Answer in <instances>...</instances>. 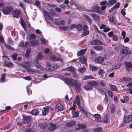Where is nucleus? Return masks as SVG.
<instances>
[{"label": "nucleus", "instance_id": "nucleus-40", "mask_svg": "<svg viewBox=\"0 0 132 132\" xmlns=\"http://www.w3.org/2000/svg\"><path fill=\"white\" fill-rule=\"evenodd\" d=\"M94 49L95 50L100 51L102 50V47L101 46H96L94 47Z\"/></svg>", "mask_w": 132, "mask_h": 132}, {"label": "nucleus", "instance_id": "nucleus-1", "mask_svg": "<svg viewBox=\"0 0 132 132\" xmlns=\"http://www.w3.org/2000/svg\"><path fill=\"white\" fill-rule=\"evenodd\" d=\"M88 85L84 86L83 88L87 91L93 90V87L92 86H96L98 84V82L96 81H93L92 82L89 81L87 82Z\"/></svg>", "mask_w": 132, "mask_h": 132}, {"label": "nucleus", "instance_id": "nucleus-56", "mask_svg": "<svg viewBox=\"0 0 132 132\" xmlns=\"http://www.w3.org/2000/svg\"><path fill=\"white\" fill-rule=\"evenodd\" d=\"M109 21L111 22H113L114 21L113 17V15H111L110 16L109 18Z\"/></svg>", "mask_w": 132, "mask_h": 132}, {"label": "nucleus", "instance_id": "nucleus-33", "mask_svg": "<svg viewBox=\"0 0 132 132\" xmlns=\"http://www.w3.org/2000/svg\"><path fill=\"white\" fill-rule=\"evenodd\" d=\"M72 117L73 118L78 117L79 114V113L78 112H73V111H72Z\"/></svg>", "mask_w": 132, "mask_h": 132}, {"label": "nucleus", "instance_id": "nucleus-22", "mask_svg": "<svg viewBox=\"0 0 132 132\" xmlns=\"http://www.w3.org/2000/svg\"><path fill=\"white\" fill-rule=\"evenodd\" d=\"M20 23L22 27L24 29V31H25L27 29V27L24 21L21 18H20Z\"/></svg>", "mask_w": 132, "mask_h": 132}, {"label": "nucleus", "instance_id": "nucleus-26", "mask_svg": "<svg viewBox=\"0 0 132 132\" xmlns=\"http://www.w3.org/2000/svg\"><path fill=\"white\" fill-rule=\"evenodd\" d=\"M30 65V62H25L23 63L22 66L24 68L27 69Z\"/></svg>", "mask_w": 132, "mask_h": 132}, {"label": "nucleus", "instance_id": "nucleus-48", "mask_svg": "<svg viewBox=\"0 0 132 132\" xmlns=\"http://www.w3.org/2000/svg\"><path fill=\"white\" fill-rule=\"evenodd\" d=\"M59 28L60 30L64 31H67L68 29V27L67 26L60 27Z\"/></svg>", "mask_w": 132, "mask_h": 132}, {"label": "nucleus", "instance_id": "nucleus-29", "mask_svg": "<svg viewBox=\"0 0 132 132\" xmlns=\"http://www.w3.org/2000/svg\"><path fill=\"white\" fill-rule=\"evenodd\" d=\"M39 111L37 110L34 109L32 110L30 112V113L32 114L33 115H37L39 114Z\"/></svg>", "mask_w": 132, "mask_h": 132}, {"label": "nucleus", "instance_id": "nucleus-49", "mask_svg": "<svg viewBox=\"0 0 132 132\" xmlns=\"http://www.w3.org/2000/svg\"><path fill=\"white\" fill-rule=\"evenodd\" d=\"M105 73V72L104 70L101 69H100L98 72V74L99 75H102L104 74Z\"/></svg>", "mask_w": 132, "mask_h": 132}, {"label": "nucleus", "instance_id": "nucleus-39", "mask_svg": "<svg viewBox=\"0 0 132 132\" xmlns=\"http://www.w3.org/2000/svg\"><path fill=\"white\" fill-rule=\"evenodd\" d=\"M36 38L35 35L34 34H31L29 37V40H31L32 39H35Z\"/></svg>", "mask_w": 132, "mask_h": 132}, {"label": "nucleus", "instance_id": "nucleus-54", "mask_svg": "<svg viewBox=\"0 0 132 132\" xmlns=\"http://www.w3.org/2000/svg\"><path fill=\"white\" fill-rule=\"evenodd\" d=\"M76 27V25L75 24H72L69 27V28L70 30L73 29Z\"/></svg>", "mask_w": 132, "mask_h": 132}, {"label": "nucleus", "instance_id": "nucleus-7", "mask_svg": "<svg viewBox=\"0 0 132 132\" xmlns=\"http://www.w3.org/2000/svg\"><path fill=\"white\" fill-rule=\"evenodd\" d=\"M12 13L14 17L18 18L19 17V15L20 14L21 12L20 10H13L12 11Z\"/></svg>", "mask_w": 132, "mask_h": 132}, {"label": "nucleus", "instance_id": "nucleus-47", "mask_svg": "<svg viewBox=\"0 0 132 132\" xmlns=\"http://www.w3.org/2000/svg\"><path fill=\"white\" fill-rule=\"evenodd\" d=\"M41 2L39 1H36L33 4L34 5H36L37 7H39L40 6Z\"/></svg>", "mask_w": 132, "mask_h": 132}, {"label": "nucleus", "instance_id": "nucleus-11", "mask_svg": "<svg viewBox=\"0 0 132 132\" xmlns=\"http://www.w3.org/2000/svg\"><path fill=\"white\" fill-rule=\"evenodd\" d=\"M4 66L8 67H12L13 64L9 61L5 60L4 62Z\"/></svg>", "mask_w": 132, "mask_h": 132}, {"label": "nucleus", "instance_id": "nucleus-2", "mask_svg": "<svg viewBox=\"0 0 132 132\" xmlns=\"http://www.w3.org/2000/svg\"><path fill=\"white\" fill-rule=\"evenodd\" d=\"M129 48L127 47H125L121 49L120 53L122 54V57L123 58L125 57L128 54H130L131 53L130 51H129Z\"/></svg>", "mask_w": 132, "mask_h": 132}, {"label": "nucleus", "instance_id": "nucleus-34", "mask_svg": "<svg viewBox=\"0 0 132 132\" xmlns=\"http://www.w3.org/2000/svg\"><path fill=\"white\" fill-rule=\"evenodd\" d=\"M38 60H40L43 59V57L42 55L41 52H39L37 55Z\"/></svg>", "mask_w": 132, "mask_h": 132}, {"label": "nucleus", "instance_id": "nucleus-59", "mask_svg": "<svg viewBox=\"0 0 132 132\" xmlns=\"http://www.w3.org/2000/svg\"><path fill=\"white\" fill-rule=\"evenodd\" d=\"M111 30L110 28L108 27H105V28L103 30V32H107Z\"/></svg>", "mask_w": 132, "mask_h": 132}, {"label": "nucleus", "instance_id": "nucleus-4", "mask_svg": "<svg viewBox=\"0 0 132 132\" xmlns=\"http://www.w3.org/2000/svg\"><path fill=\"white\" fill-rule=\"evenodd\" d=\"M92 11L96 13L100 14H101L102 11L100 9V7L98 6L97 5L93 6L92 8Z\"/></svg>", "mask_w": 132, "mask_h": 132}, {"label": "nucleus", "instance_id": "nucleus-31", "mask_svg": "<svg viewBox=\"0 0 132 132\" xmlns=\"http://www.w3.org/2000/svg\"><path fill=\"white\" fill-rule=\"evenodd\" d=\"M38 126L39 127L42 129L45 128L47 126V123H40L38 125Z\"/></svg>", "mask_w": 132, "mask_h": 132}, {"label": "nucleus", "instance_id": "nucleus-57", "mask_svg": "<svg viewBox=\"0 0 132 132\" xmlns=\"http://www.w3.org/2000/svg\"><path fill=\"white\" fill-rule=\"evenodd\" d=\"M77 105L78 106V108L80 110H81V111H82L84 112H86V111L84 109V108L80 106V104H79Z\"/></svg>", "mask_w": 132, "mask_h": 132}, {"label": "nucleus", "instance_id": "nucleus-37", "mask_svg": "<svg viewBox=\"0 0 132 132\" xmlns=\"http://www.w3.org/2000/svg\"><path fill=\"white\" fill-rule=\"evenodd\" d=\"M117 2V0H109L107 3V5H113Z\"/></svg>", "mask_w": 132, "mask_h": 132}, {"label": "nucleus", "instance_id": "nucleus-18", "mask_svg": "<svg viewBox=\"0 0 132 132\" xmlns=\"http://www.w3.org/2000/svg\"><path fill=\"white\" fill-rule=\"evenodd\" d=\"M76 99L74 100L73 102V103L75 105L76 104L77 105L80 104V98L79 95H77L75 98Z\"/></svg>", "mask_w": 132, "mask_h": 132}, {"label": "nucleus", "instance_id": "nucleus-63", "mask_svg": "<svg viewBox=\"0 0 132 132\" xmlns=\"http://www.w3.org/2000/svg\"><path fill=\"white\" fill-rule=\"evenodd\" d=\"M108 35L111 38L112 37H113L114 35L112 31H110L108 33Z\"/></svg>", "mask_w": 132, "mask_h": 132}, {"label": "nucleus", "instance_id": "nucleus-25", "mask_svg": "<svg viewBox=\"0 0 132 132\" xmlns=\"http://www.w3.org/2000/svg\"><path fill=\"white\" fill-rule=\"evenodd\" d=\"M57 68V66L56 64H53L52 65L51 68H48L47 70L49 71H52Z\"/></svg>", "mask_w": 132, "mask_h": 132}, {"label": "nucleus", "instance_id": "nucleus-38", "mask_svg": "<svg viewBox=\"0 0 132 132\" xmlns=\"http://www.w3.org/2000/svg\"><path fill=\"white\" fill-rule=\"evenodd\" d=\"M76 28L78 31H80L82 29V26L81 24H78L76 26Z\"/></svg>", "mask_w": 132, "mask_h": 132}, {"label": "nucleus", "instance_id": "nucleus-45", "mask_svg": "<svg viewBox=\"0 0 132 132\" xmlns=\"http://www.w3.org/2000/svg\"><path fill=\"white\" fill-rule=\"evenodd\" d=\"M6 76L5 74H2L1 76V79L0 81L2 82H4L5 81V77Z\"/></svg>", "mask_w": 132, "mask_h": 132}, {"label": "nucleus", "instance_id": "nucleus-24", "mask_svg": "<svg viewBox=\"0 0 132 132\" xmlns=\"http://www.w3.org/2000/svg\"><path fill=\"white\" fill-rule=\"evenodd\" d=\"M109 87L113 91L115 92H118V89L117 88L116 86L111 84H110Z\"/></svg>", "mask_w": 132, "mask_h": 132}, {"label": "nucleus", "instance_id": "nucleus-19", "mask_svg": "<svg viewBox=\"0 0 132 132\" xmlns=\"http://www.w3.org/2000/svg\"><path fill=\"white\" fill-rule=\"evenodd\" d=\"M79 128H76L75 129L79 130L81 129H82L86 128L87 126L85 125L82 124H78L77 125Z\"/></svg>", "mask_w": 132, "mask_h": 132}, {"label": "nucleus", "instance_id": "nucleus-30", "mask_svg": "<svg viewBox=\"0 0 132 132\" xmlns=\"http://www.w3.org/2000/svg\"><path fill=\"white\" fill-rule=\"evenodd\" d=\"M125 65L126 67V69L128 70L130 68H132V63L131 62H126L125 63Z\"/></svg>", "mask_w": 132, "mask_h": 132}, {"label": "nucleus", "instance_id": "nucleus-43", "mask_svg": "<svg viewBox=\"0 0 132 132\" xmlns=\"http://www.w3.org/2000/svg\"><path fill=\"white\" fill-rule=\"evenodd\" d=\"M116 106L113 105H112L111 108V113H114L116 111Z\"/></svg>", "mask_w": 132, "mask_h": 132}, {"label": "nucleus", "instance_id": "nucleus-55", "mask_svg": "<svg viewBox=\"0 0 132 132\" xmlns=\"http://www.w3.org/2000/svg\"><path fill=\"white\" fill-rule=\"evenodd\" d=\"M126 123H128L127 122H126L125 120L123 119V120L122 121V123H121L120 125V127H122L125 126Z\"/></svg>", "mask_w": 132, "mask_h": 132}, {"label": "nucleus", "instance_id": "nucleus-28", "mask_svg": "<svg viewBox=\"0 0 132 132\" xmlns=\"http://www.w3.org/2000/svg\"><path fill=\"white\" fill-rule=\"evenodd\" d=\"M91 15L94 18V20L97 21H98L100 19V16L97 14L92 13L91 14Z\"/></svg>", "mask_w": 132, "mask_h": 132}, {"label": "nucleus", "instance_id": "nucleus-6", "mask_svg": "<svg viewBox=\"0 0 132 132\" xmlns=\"http://www.w3.org/2000/svg\"><path fill=\"white\" fill-rule=\"evenodd\" d=\"M81 84L77 81L75 83L73 86L75 87L76 90L77 92H79L81 90Z\"/></svg>", "mask_w": 132, "mask_h": 132}, {"label": "nucleus", "instance_id": "nucleus-17", "mask_svg": "<svg viewBox=\"0 0 132 132\" xmlns=\"http://www.w3.org/2000/svg\"><path fill=\"white\" fill-rule=\"evenodd\" d=\"M94 117L95 118L96 121L98 122H101V117L100 114H96L94 115Z\"/></svg>", "mask_w": 132, "mask_h": 132}, {"label": "nucleus", "instance_id": "nucleus-61", "mask_svg": "<svg viewBox=\"0 0 132 132\" xmlns=\"http://www.w3.org/2000/svg\"><path fill=\"white\" fill-rule=\"evenodd\" d=\"M126 9H122L121 11V13L124 16L126 14V13L124 11H126Z\"/></svg>", "mask_w": 132, "mask_h": 132}, {"label": "nucleus", "instance_id": "nucleus-21", "mask_svg": "<svg viewBox=\"0 0 132 132\" xmlns=\"http://www.w3.org/2000/svg\"><path fill=\"white\" fill-rule=\"evenodd\" d=\"M38 40H29V42L30 43L31 45L33 47L35 46H36L38 45Z\"/></svg>", "mask_w": 132, "mask_h": 132}, {"label": "nucleus", "instance_id": "nucleus-41", "mask_svg": "<svg viewBox=\"0 0 132 132\" xmlns=\"http://www.w3.org/2000/svg\"><path fill=\"white\" fill-rule=\"evenodd\" d=\"M102 130V128L101 127L95 128L94 129V132H100Z\"/></svg>", "mask_w": 132, "mask_h": 132}, {"label": "nucleus", "instance_id": "nucleus-14", "mask_svg": "<svg viewBox=\"0 0 132 132\" xmlns=\"http://www.w3.org/2000/svg\"><path fill=\"white\" fill-rule=\"evenodd\" d=\"M123 119L128 123L131 122L132 121V114L124 117Z\"/></svg>", "mask_w": 132, "mask_h": 132}, {"label": "nucleus", "instance_id": "nucleus-32", "mask_svg": "<svg viewBox=\"0 0 132 132\" xmlns=\"http://www.w3.org/2000/svg\"><path fill=\"white\" fill-rule=\"evenodd\" d=\"M84 18L89 23L91 24L92 23V20L88 15H84Z\"/></svg>", "mask_w": 132, "mask_h": 132}, {"label": "nucleus", "instance_id": "nucleus-51", "mask_svg": "<svg viewBox=\"0 0 132 132\" xmlns=\"http://www.w3.org/2000/svg\"><path fill=\"white\" fill-rule=\"evenodd\" d=\"M98 69V67L94 66L92 65L91 66V70L92 71H96Z\"/></svg>", "mask_w": 132, "mask_h": 132}, {"label": "nucleus", "instance_id": "nucleus-15", "mask_svg": "<svg viewBox=\"0 0 132 132\" xmlns=\"http://www.w3.org/2000/svg\"><path fill=\"white\" fill-rule=\"evenodd\" d=\"M57 128L56 125L52 123L50 124V127L48 128V129L50 131H52L54 130Z\"/></svg>", "mask_w": 132, "mask_h": 132}, {"label": "nucleus", "instance_id": "nucleus-44", "mask_svg": "<svg viewBox=\"0 0 132 132\" xmlns=\"http://www.w3.org/2000/svg\"><path fill=\"white\" fill-rule=\"evenodd\" d=\"M103 102L106 105L107 104H108V97L107 96H106V95L105 96L104 99L103 101Z\"/></svg>", "mask_w": 132, "mask_h": 132}, {"label": "nucleus", "instance_id": "nucleus-27", "mask_svg": "<svg viewBox=\"0 0 132 132\" xmlns=\"http://www.w3.org/2000/svg\"><path fill=\"white\" fill-rule=\"evenodd\" d=\"M94 77L92 75L85 76L83 77V80H85L87 79H93Z\"/></svg>", "mask_w": 132, "mask_h": 132}, {"label": "nucleus", "instance_id": "nucleus-50", "mask_svg": "<svg viewBox=\"0 0 132 132\" xmlns=\"http://www.w3.org/2000/svg\"><path fill=\"white\" fill-rule=\"evenodd\" d=\"M17 56L18 55L16 53L12 54V56L13 60L14 61L16 60L17 59Z\"/></svg>", "mask_w": 132, "mask_h": 132}, {"label": "nucleus", "instance_id": "nucleus-10", "mask_svg": "<svg viewBox=\"0 0 132 132\" xmlns=\"http://www.w3.org/2000/svg\"><path fill=\"white\" fill-rule=\"evenodd\" d=\"M90 44L93 45H103V43L99 39L96 40L91 41L90 42Z\"/></svg>", "mask_w": 132, "mask_h": 132}, {"label": "nucleus", "instance_id": "nucleus-3", "mask_svg": "<svg viewBox=\"0 0 132 132\" xmlns=\"http://www.w3.org/2000/svg\"><path fill=\"white\" fill-rule=\"evenodd\" d=\"M13 10V8L10 6L5 7L3 9L2 12L5 15L9 14Z\"/></svg>", "mask_w": 132, "mask_h": 132}, {"label": "nucleus", "instance_id": "nucleus-62", "mask_svg": "<svg viewBox=\"0 0 132 132\" xmlns=\"http://www.w3.org/2000/svg\"><path fill=\"white\" fill-rule=\"evenodd\" d=\"M82 33V34L84 36H86L88 35L89 34V31L88 30H86Z\"/></svg>", "mask_w": 132, "mask_h": 132}, {"label": "nucleus", "instance_id": "nucleus-64", "mask_svg": "<svg viewBox=\"0 0 132 132\" xmlns=\"http://www.w3.org/2000/svg\"><path fill=\"white\" fill-rule=\"evenodd\" d=\"M18 46L20 47H23L24 46V42L23 41H21L20 42V43Z\"/></svg>", "mask_w": 132, "mask_h": 132}, {"label": "nucleus", "instance_id": "nucleus-42", "mask_svg": "<svg viewBox=\"0 0 132 132\" xmlns=\"http://www.w3.org/2000/svg\"><path fill=\"white\" fill-rule=\"evenodd\" d=\"M120 67V64L119 63H116L114 67V68L115 69H118Z\"/></svg>", "mask_w": 132, "mask_h": 132}, {"label": "nucleus", "instance_id": "nucleus-36", "mask_svg": "<svg viewBox=\"0 0 132 132\" xmlns=\"http://www.w3.org/2000/svg\"><path fill=\"white\" fill-rule=\"evenodd\" d=\"M36 63L35 64V66L36 68H40L42 69V67L38 63V60H36Z\"/></svg>", "mask_w": 132, "mask_h": 132}, {"label": "nucleus", "instance_id": "nucleus-13", "mask_svg": "<svg viewBox=\"0 0 132 132\" xmlns=\"http://www.w3.org/2000/svg\"><path fill=\"white\" fill-rule=\"evenodd\" d=\"M77 59L78 60L79 62L83 64H85L87 62V59L84 56L78 58Z\"/></svg>", "mask_w": 132, "mask_h": 132}, {"label": "nucleus", "instance_id": "nucleus-12", "mask_svg": "<svg viewBox=\"0 0 132 132\" xmlns=\"http://www.w3.org/2000/svg\"><path fill=\"white\" fill-rule=\"evenodd\" d=\"M104 61V58L100 56L95 59L94 62L96 63H101L103 62Z\"/></svg>", "mask_w": 132, "mask_h": 132}, {"label": "nucleus", "instance_id": "nucleus-9", "mask_svg": "<svg viewBox=\"0 0 132 132\" xmlns=\"http://www.w3.org/2000/svg\"><path fill=\"white\" fill-rule=\"evenodd\" d=\"M65 80L71 86H73L75 83L77 81V80L68 78H66Z\"/></svg>", "mask_w": 132, "mask_h": 132}, {"label": "nucleus", "instance_id": "nucleus-8", "mask_svg": "<svg viewBox=\"0 0 132 132\" xmlns=\"http://www.w3.org/2000/svg\"><path fill=\"white\" fill-rule=\"evenodd\" d=\"M49 59L50 61H60L61 62H63V60L61 58L56 57L55 56H50L49 57Z\"/></svg>", "mask_w": 132, "mask_h": 132}, {"label": "nucleus", "instance_id": "nucleus-5", "mask_svg": "<svg viewBox=\"0 0 132 132\" xmlns=\"http://www.w3.org/2000/svg\"><path fill=\"white\" fill-rule=\"evenodd\" d=\"M51 108L50 106H46L43 108L42 110V115L45 116L47 115L49 111V110Z\"/></svg>", "mask_w": 132, "mask_h": 132}, {"label": "nucleus", "instance_id": "nucleus-20", "mask_svg": "<svg viewBox=\"0 0 132 132\" xmlns=\"http://www.w3.org/2000/svg\"><path fill=\"white\" fill-rule=\"evenodd\" d=\"M87 51V49H84L79 51L77 53V55L79 56L84 54Z\"/></svg>", "mask_w": 132, "mask_h": 132}, {"label": "nucleus", "instance_id": "nucleus-23", "mask_svg": "<svg viewBox=\"0 0 132 132\" xmlns=\"http://www.w3.org/2000/svg\"><path fill=\"white\" fill-rule=\"evenodd\" d=\"M76 122L75 121H72L70 122L67 123L66 125V126L68 127H71L76 124Z\"/></svg>", "mask_w": 132, "mask_h": 132}, {"label": "nucleus", "instance_id": "nucleus-52", "mask_svg": "<svg viewBox=\"0 0 132 132\" xmlns=\"http://www.w3.org/2000/svg\"><path fill=\"white\" fill-rule=\"evenodd\" d=\"M6 48L9 49L10 50L12 51H13L14 50L13 47L9 45H6Z\"/></svg>", "mask_w": 132, "mask_h": 132}, {"label": "nucleus", "instance_id": "nucleus-58", "mask_svg": "<svg viewBox=\"0 0 132 132\" xmlns=\"http://www.w3.org/2000/svg\"><path fill=\"white\" fill-rule=\"evenodd\" d=\"M64 109L63 106L62 105H60L58 107V109L59 111H62Z\"/></svg>", "mask_w": 132, "mask_h": 132}, {"label": "nucleus", "instance_id": "nucleus-16", "mask_svg": "<svg viewBox=\"0 0 132 132\" xmlns=\"http://www.w3.org/2000/svg\"><path fill=\"white\" fill-rule=\"evenodd\" d=\"M23 121L24 123V124L29 123L30 121V117L26 116H23Z\"/></svg>", "mask_w": 132, "mask_h": 132}, {"label": "nucleus", "instance_id": "nucleus-53", "mask_svg": "<svg viewBox=\"0 0 132 132\" xmlns=\"http://www.w3.org/2000/svg\"><path fill=\"white\" fill-rule=\"evenodd\" d=\"M67 69L69 71L71 72H73L74 71L75 69L73 67L71 66L68 67L67 68Z\"/></svg>", "mask_w": 132, "mask_h": 132}, {"label": "nucleus", "instance_id": "nucleus-46", "mask_svg": "<svg viewBox=\"0 0 132 132\" xmlns=\"http://www.w3.org/2000/svg\"><path fill=\"white\" fill-rule=\"evenodd\" d=\"M118 36L116 35H114L112 37V39L114 41H117L118 40Z\"/></svg>", "mask_w": 132, "mask_h": 132}, {"label": "nucleus", "instance_id": "nucleus-35", "mask_svg": "<svg viewBox=\"0 0 132 132\" xmlns=\"http://www.w3.org/2000/svg\"><path fill=\"white\" fill-rule=\"evenodd\" d=\"M86 70V68L85 67H83L79 68L78 69V71L80 72L81 74L83 73Z\"/></svg>", "mask_w": 132, "mask_h": 132}, {"label": "nucleus", "instance_id": "nucleus-60", "mask_svg": "<svg viewBox=\"0 0 132 132\" xmlns=\"http://www.w3.org/2000/svg\"><path fill=\"white\" fill-rule=\"evenodd\" d=\"M108 118L106 116L103 120V122L104 123H108Z\"/></svg>", "mask_w": 132, "mask_h": 132}]
</instances>
